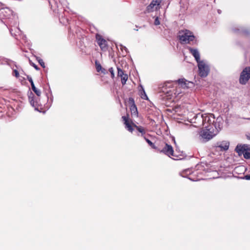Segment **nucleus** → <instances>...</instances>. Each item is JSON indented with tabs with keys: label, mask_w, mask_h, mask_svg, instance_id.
I'll return each mask as SVG.
<instances>
[{
	"label": "nucleus",
	"mask_w": 250,
	"mask_h": 250,
	"mask_svg": "<svg viewBox=\"0 0 250 250\" xmlns=\"http://www.w3.org/2000/svg\"><path fill=\"white\" fill-rule=\"evenodd\" d=\"M177 38L181 44H197V41L192 32L188 29L181 30L178 32Z\"/></svg>",
	"instance_id": "nucleus-1"
},
{
	"label": "nucleus",
	"mask_w": 250,
	"mask_h": 250,
	"mask_svg": "<svg viewBox=\"0 0 250 250\" xmlns=\"http://www.w3.org/2000/svg\"><path fill=\"white\" fill-rule=\"evenodd\" d=\"M201 167L200 165H197L196 167V169L193 170L191 168H187L183 170L180 173V175L185 178H187L192 181H197L202 179L201 175L202 172L199 171V169Z\"/></svg>",
	"instance_id": "nucleus-2"
},
{
	"label": "nucleus",
	"mask_w": 250,
	"mask_h": 250,
	"mask_svg": "<svg viewBox=\"0 0 250 250\" xmlns=\"http://www.w3.org/2000/svg\"><path fill=\"white\" fill-rule=\"evenodd\" d=\"M175 83V84H177L178 83L181 86L184 87V88H188L189 87V84H192L193 83L187 81L184 78L179 79L177 81H175L174 82L172 81H168L167 82H165L163 86V89L162 91L163 92L167 93L168 94V95H170L171 94L170 93L171 92V90H165L167 88H170L171 86L172 85L173 83Z\"/></svg>",
	"instance_id": "nucleus-3"
},
{
	"label": "nucleus",
	"mask_w": 250,
	"mask_h": 250,
	"mask_svg": "<svg viewBox=\"0 0 250 250\" xmlns=\"http://www.w3.org/2000/svg\"><path fill=\"white\" fill-rule=\"evenodd\" d=\"M218 133L217 130L214 131V128L211 125L205 126V129L200 131V136L206 142L211 139Z\"/></svg>",
	"instance_id": "nucleus-4"
},
{
	"label": "nucleus",
	"mask_w": 250,
	"mask_h": 250,
	"mask_svg": "<svg viewBox=\"0 0 250 250\" xmlns=\"http://www.w3.org/2000/svg\"><path fill=\"white\" fill-rule=\"evenodd\" d=\"M122 119L123 121L124 122V124L125 125V128L129 132H132L134 129L133 127H135L138 131L141 133V136L144 137L145 136L146 134V130L144 127L142 126H138L134 123H132L131 125L128 120V117L125 116L122 117Z\"/></svg>",
	"instance_id": "nucleus-5"
},
{
	"label": "nucleus",
	"mask_w": 250,
	"mask_h": 250,
	"mask_svg": "<svg viewBox=\"0 0 250 250\" xmlns=\"http://www.w3.org/2000/svg\"><path fill=\"white\" fill-rule=\"evenodd\" d=\"M235 150L238 153L239 155H243L244 157L246 159H250V146L248 145H238Z\"/></svg>",
	"instance_id": "nucleus-6"
},
{
	"label": "nucleus",
	"mask_w": 250,
	"mask_h": 250,
	"mask_svg": "<svg viewBox=\"0 0 250 250\" xmlns=\"http://www.w3.org/2000/svg\"><path fill=\"white\" fill-rule=\"evenodd\" d=\"M28 96L30 104L35 108V110L44 114L46 110L42 109V106L38 104L37 99L35 97L34 94L30 91L28 93Z\"/></svg>",
	"instance_id": "nucleus-7"
},
{
	"label": "nucleus",
	"mask_w": 250,
	"mask_h": 250,
	"mask_svg": "<svg viewBox=\"0 0 250 250\" xmlns=\"http://www.w3.org/2000/svg\"><path fill=\"white\" fill-rule=\"evenodd\" d=\"M199 75L201 77H206L208 76L209 68L208 65L203 61L198 63Z\"/></svg>",
	"instance_id": "nucleus-8"
},
{
	"label": "nucleus",
	"mask_w": 250,
	"mask_h": 250,
	"mask_svg": "<svg viewBox=\"0 0 250 250\" xmlns=\"http://www.w3.org/2000/svg\"><path fill=\"white\" fill-rule=\"evenodd\" d=\"M250 79V67H246L241 72L239 83L241 84H246Z\"/></svg>",
	"instance_id": "nucleus-9"
},
{
	"label": "nucleus",
	"mask_w": 250,
	"mask_h": 250,
	"mask_svg": "<svg viewBox=\"0 0 250 250\" xmlns=\"http://www.w3.org/2000/svg\"><path fill=\"white\" fill-rule=\"evenodd\" d=\"M160 152L165 154L168 157L172 158L173 159H178L177 158H175L176 156L174 154L173 149L172 146L171 145H168L167 144H166L165 146L161 150H160Z\"/></svg>",
	"instance_id": "nucleus-10"
},
{
	"label": "nucleus",
	"mask_w": 250,
	"mask_h": 250,
	"mask_svg": "<svg viewBox=\"0 0 250 250\" xmlns=\"http://www.w3.org/2000/svg\"><path fill=\"white\" fill-rule=\"evenodd\" d=\"M229 146V142L228 141H222L217 142L214 146L215 149H219L221 151H226L228 150Z\"/></svg>",
	"instance_id": "nucleus-11"
},
{
	"label": "nucleus",
	"mask_w": 250,
	"mask_h": 250,
	"mask_svg": "<svg viewBox=\"0 0 250 250\" xmlns=\"http://www.w3.org/2000/svg\"><path fill=\"white\" fill-rule=\"evenodd\" d=\"M193 120H194V121L193 122L194 124H195V125H189V128H191L193 127H200L201 126H203V114L198 113L196 114L194 118L193 119Z\"/></svg>",
	"instance_id": "nucleus-12"
},
{
	"label": "nucleus",
	"mask_w": 250,
	"mask_h": 250,
	"mask_svg": "<svg viewBox=\"0 0 250 250\" xmlns=\"http://www.w3.org/2000/svg\"><path fill=\"white\" fill-rule=\"evenodd\" d=\"M96 39L97 43L103 51H105L107 49V42L105 40L103 37L99 35L96 34Z\"/></svg>",
	"instance_id": "nucleus-13"
},
{
	"label": "nucleus",
	"mask_w": 250,
	"mask_h": 250,
	"mask_svg": "<svg viewBox=\"0 0 250 250\" xmlns=\"http://www.w3.org/2000/svg\"><path fill=\"white\" fill-rule=\"evenodd\" d=\"M213 124L211 125L212 127H214V131L217 130L218 133L221 130L223 126V120L221 117H217L215 122L213 121Z\"/></svg>",
	"instance_id": "nucleus-14"
},
{
	"label": "nucleus",
	"mask_w": 250,
	"mask_h": 250,
	"mask_svg": "<svg viewBox=\"0 0 250 250\" xmlns=\"http://www.w3.org/2000/svg\"><path fill=\"white\" fill-rule=\"evenodd\" d=\"M161 3L160 0H152L150 4L147 7V11L148 12H152L157 9L158 7Z\"/></svg>",
	"instance_id": "nucleus-15"
},
{
	"label": "nucleus",
	"mask_w": 250,
	"mask_h": 250,
	"mask_svg": "<svg viewBox=\"0 0 250 250\" xmlns=\"http://www.w3.org/2000/svg\"><path fill=\"white\" fill-rule=\"evenodd\" d=\"M188 49L189 50L190 53L192 55V56L194 57L195 60L199 63L200 62H202L200 61V55L199 51L196 48H192L190 47H188Z\"/></svg>",
	"instance_id": "nucleus-16"
},
{
	"label": "nucleus",
	"mask_w": 250,
	"mask_h": 250,
	"mask_svg": "<svg viewBox=\"0 0 250 250\" xmlns=\"http://www.w3.org/2000/svg\"><path fill=\"white\" fill-rule=\"evenodd\" d=\"M129 100L132 103L130 107L131 115L134 117H138V112L136 105L135 104L134 99L132 98H130Z\"/></svg>",
	"instance_id": "nucleus-17"
},
{
	"label": "nucleus",
	"mask_w": 250,
	"mask_h": 250,
	"mask_svg": "<svg viewBox=\"0 0 250 250\" xmlns=\"http://www.w3.org/2000/svg\"><path fill=\"white\" fill-rule=\"evenodd\" d=\"M203 126H207L208 124L211 125V122L209 116L206 114H203Z\"/></svg>",
	"instance_id": "nucleus-18"
},
{
	"label": "nucleus",
	"mask_w": 250,
	"mask_h": 250,
	"mask_svg": "<svg viewBox=\"0 0 250 250\" xmlns=\"http://www.w3.org/2000/svg\"><path fill=\"white\" fill-rule=\"evenodd\" d=\"M141 89L140 90V94L142 99L145 100H148V97L145 92V91L143 88V87L141 85Z\"/></svg>",
	"instance_id": "nucleus-19"
},
{
	"label": "nucleus",
	"mask_w": 250,
	"mask_h": 250,
	"mask_svg": "<svg viewBox=\"0 0 250 250\" xmlns=\"http://www.w3.org/2000/svg\"><path fill=\"white\" fill-rule=\"evenodd\" d=\"M121 83H122V84L125 85L126 82V81L128 79L127 75L125 74V75H123V76L122 75V77H121Z\"/></svg>",
	"instance_id": "nucleus-20"
},
{
	"label": "nucleus",
	"mask_w": 250,
	"mask_h": 250,
	"mask_svg": "<svg viewBox=\"0 0 250 250\" xmlns=\"http://www.w3.org/2000/svg\"><path fill=\"white\" fill-rule=\"evenodd\" d=\"M31 87H32V89L33 90V91L36 94V95L38 96H40L41 94V92L40 91V90L38 89L35 86V84H33L31 85Z\"/></svg>",
	"instance_id": "nucleus-21"
},
{
	"label": "nucleus",
	"mask_w": 250,
	"mask_h": 250,
	"mask_svg": "<svg viewBox=\"0 0 250 250\" xmlns=\"http://www.w3.org/2000/svg\"><path fill=\"white\" fill-rule=\"evenodd\" d=\"M144 139L146 141V142L148 143V144L153 148H156V147H155V145L151 141H150L148 139H147V138H146V136H144Z\"/></svg>",
	"instance_id": "nucleus-22"
},
{
	"label": "nucleus",
	"mask_w": 250,
	"mask_h": 250,
	"mask_svg": "<svg viewBox=\"0 0 250 250\" xmlns=\"http://www.w3.org/2000/svg\"><path fill=\"white\" fill-rule=\"evenodd\" d=\"M116 46L117 47H118L119 46L120 47V49L122 50V51L123 52V53H124V50H125V53L126 54L127 53L128 50H127V48L125 46L121 44H120L119 45L116 44Z\"/></svg>",
	"instance_id": "nucleus-23"
},
{
	"label": "nucleus",
	"mask_w": 250,
	"mask_h": 250,
	"mask_svg": "<svg viewBox=\"0 0 250 250\" xmlns=\"http://www.w3.org/2000/svg\"><path fill=\"white\" fill-rule=\"evenodd\" d=\"M11 11L9 9L6 8V9L0 10V14L1 15H2L3 16V17H6V16L4 14V13H11Z\"/></svg>",
	"instance_id": "nucleus-24"
},
{
	"label": "nucleus",
	"mask_w": 250,
	"mask_h": 250,
	"mask_svg": "<svg viewBox=\"0 0 250 250\" xmlns=\"http://www.w3.org/2000/svg\"><path fill=\"white\" fill-rule=\"evenodd\" d=\"M96 68L97 72H100V70H102V66L100 63H99L97 61L95 62Z\"/></svg>",
	"instance_id": "nucleus-25"
},
{
	"label": "nucleus",
	"mask_w": 250,
	"mask_h": 250,
	"mask_svg": "<svg viewBox=\"0 0 250 250\" xmlns=\"http://www.w3.org/2000/svg\"><path fill=\"white\" fill-rule=\"evenodd\" d=\"M117 70H118V76L119 77H122V75L123 76V75H125V74L124 73V71L122 70V69L119 67H117Z\"/></svg>",
	"instance_id": "nucleus-26"
},
{
	"label": "nucleus",
	"mask_w": 250,
	"mask_h": 250,
	"mask_svg": "<svg viewBox=\"0 0 250 250\" xmlns=\"http://www.w3.org/2000/svg\"><path fill=\"white\" fill-rule=\"evenodd\" d=\"M37 60L38 61L40 64L43 68L45 67V64L43 60L40 59L39 57H37Z\"/></svg>",
	"instance_id": "nucleus-27"
},
{
	"label": "nucleus",
	"mask_w": 250,
	"mask_h": 250,
	"mask_svg": "<svg viewBox=\"0 0 250 250\" xmlns=\"http://www.w3.org/2000/svg\"><path fill=\"white\" fill-rule=\"evenodd\" d=\"M13 75L15 76L16 78H18L20 76L18 71L16 69L13 70Z\"/></svg>",
	"instance_id": "nucleus-28"
},
{
	"label": "nucleus",
	"mask_w": 250,
	"mask_h": 250,
	"mask_svg": "<svg viewBox=\"0 0 250 250\" xmlns=\"http://www.w3.org/2000/svg\"><path fill=\"white\" fill-rule=\"evenodd\" d=\"M238 30V31H240L241 32L243 33H244V34H248L249 33V32L247 30H244L243 29H237V30H236L235 29H234V31L235 32H236Z\"/></svg>",
	"instance_id": "nucleus-29"
},
{
	"label": "nucleus",
	"mask_w": 250,
	"mask_h": 250,
	"mask_svg": "<svg viewBox=\"0 0 250 250\" xmlns=\"http://www.w3.org/2000/svg\"><path fill=\"white\" fill-rule=\"evenodd\" d=\"M109 72L110 73L111 77L113 78L114 77V69L112 67H110L108 69Z\"/></svg>",
	"instance_id": "nucleus-30"
},
{
	"label": "nucleus",
	"mask_w": 250,
	"mask_h": 250,
	"mask_svg": "<svg viewBox=\"0 0 250 250\" xmlns=\"http://www.w3.org/2000/svg\"><path fill=\"white\" fill-rule=\"evenodd\" d=\"M160 24V21H159V18L158 17H157L155 18V21H154V24L155 25H158Z\"/></svg>",
	"instance_id": "nucleus-31"
},
{
	"label": "nucleus",
	"mask_w": 250,
	"mask_h": 250,
	"mask_svg": "<svg viewBox=\"0 0 250 250\" xmlns=\"http://www.w3.org/2000/svg\"><path fill=\"white\" fill-rule=\"evenodd\" d=\"M28 81L30 83H31V85L34 84V82H33V81L31 77H29V76H27V78Z\"/></svg>",
	"instance_id": "nucleus-32"
},
{
	"label": "nucleus",
	"mask_w": 250,
	"mask_h": 250,
	"mask_svg": "<svg viewBox=\"0 0 250 250\" xmlns=\"http://www.w3.org/2000/svg\"><path fill=\"white\" fill-rule=\"evenodd\" d=\"M30 62V64L33 66L36 70H38L39 69V68L38 67V66L37 65H36L35 63H34L33 62H31V61H29Z\"/></svg>",
	"instance_id": "nucleus-33"
},
{
	"label": "nucleus",
	"mask_w": 250,
	"mask_h": 250,
	"mask_svg": "<svg viewBox=\"0 0 250 250\" xmlns=\"http://www.w3.org/2000/svg\"><path fill=\"white\" fill-rule=\"evenodd\" d=\"M100 71H101V72L104 74H105L107 73V70L103 68H102V70H100Z\"/></svg>",
	"instance_id": "nucleus-34"
},
{
	"label": "nucleus",
	"mask_w": 250,
	"mask_h": 250,
	"mask_svg": "<svg viewBox=\"0 0 250 250\" xmlns=\"http://www.w3.org/2000/svg\"><path fill=\"white\" fill-rule=\"evenodd\" d=\"M244 178L248 180H250V174L245 176Z\"/></svg>",
	"instance_id": "nucleus-35"
},
{
	"label": "nucleus",
	"mask_w": 250,
	"mask_h": 250,
	"mask_svg": "<svg viewBox=\"0 0 250 250\" xmlns=\"http://www.w3.org/2000/svg\"><path fill=\"white\" fill-rule=\"evenodd\" d=\"M247 138L250 140V134L247 135Z\"/></svg>",
	"instance_id": "nucleus-36"
},
{
	"label": "nucleus",
	"mask_w": 250,
	"mask_h": 250,
	"mask_svg": "<svg viewBox=\"0 0 250 250\" xmlns=\"http://www.w3.org/2000/svg\"><path fill=\"white\" fill-rule=\"evenodd\" d=\"M218 13L220 14L221 13V11L220 10H218Z\"/></svg>",
	"instance_id": "nucleus-37"
},
{
	"label": "nucleus",
	"mask_w": 250,
	"mask_h": 250,
	"mask_svg": "<svg viewBox=\"0 0 250 250\" xmlns=\"http://www.w3.org/2000/svg\"><path fill=\"white\" fill-rule=\"evenodd\" d=\"M51 102L53 101V99H52V97H51Z\"/></svg>",
	"instance_id": "nucleus-38"
},
{
	"label": "nucleus",
	"mask_w": 250,
	"mask_h": 250,
	"mask_svg": "<svg viewBox=\"0 0 250 250\" xmlns=\"http://www.w3.org/2000/svg\"><path fill=\"white\" fill-rule=\"evenodd\" d=\"M18 30L19 31V32H20V29H19V28L18 29Z\"/></svg>",
	"instance_id": "nucleus-39"
},
{
	"label": "nucleus",
	"mask_w": 250,
	"mask_h": 250,
	"mask_svg": "<svg viewBox=\"0 0 250 250\" xmlns=\"http://www.w3.org/2000/svg\"><path fill=\"white\" fill-rule=\"evenodd\" d=\"M247 119H248V120H250V118H248Z\"/></svg>",
	"instance_id": "nucleus-40"
}]
</instances>
